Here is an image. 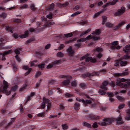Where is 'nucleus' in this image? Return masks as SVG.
<instances>
[{
  "mask_svg": "<svg viewBox=\"0 0 130 130\" xmlns=\"http://www.w3.org/2000/svg\"><path fill=\"white\" fill-rule=\"evenodd\" d=\"M83 125L84 126L87 127L89 128L91 127V125L90 124L87 122H83Z\"/></svg>",
  "mask_w": 130,
  "mask_h": 130,
  "instance_id": "obj_22",
  "label": "nucleus"
},
{
  "mask_svg": "<svg viewBox=\"0 0 130 130\" xmlns=\"http://www.w3.org/2000/svg\"><path fill=\"white\" fill-rule=\"evenodd\" d=\"M15 58L17 61L19 62H20L21 61V59L19 57L18 55H17L15 56Z\"/></svg>",
  "mask_w": 130,
  "mask_h": 130,
  "instance_id": "obj_55",
  "label": "nucleus"
},
{
  "mask_svg": "<svg viewBox=\"0 0 130 130\" xmlns=\"http://www.w3.org/2000/svg\"><path fill=\"white\" fill-rule=\"evenodd\" d=\"M31 70V68L29 69H28V70L27 72L25 73V76H26L27 75L30 73Z\"/></svg>",
  "mask_w": 130,
  "mask_h": 130,
  "instance_id": "obj_63",
  "label": "nucleus"
},
{
  "mask_svg": "<svg viewBox=\"0 0 130 130\" xmlns=\"http://www.w3.org/2000/svg\"><path fill=\"white\" fill-rule=\"evenodd\" d=\"M57 55L58 57H61L63 56L64 54L61 52H59L57 53Z\"/></svg>",
  "mask_w": 130,
  "mask_h": 130,
  "instance_id": "obj_29",
  "label": "nucleus"
},
{
  "mask_svg": "<svg viewBox=\"0 0 130 130\" xmlns=\"http://www.w3.org/2000/svg\"><path fill=\"white\" fill-rule=\"evenodd\" d=\"M12 67L14 71H16L17 70V65L15 63H13L12 64Z\"/></svg>",
  "mask_w": 130,
  "mask_h": 130,
  "instance_id": "obj_28",
  "label": "nucleus"
},
{
  "mask_svg": "<svg viewBox=\"0 0 130 130\" xmlns=\"http://www.w3.org/2000/svg\"><path fill=\"white\" fill-rule=\"evenodd\" d=\"M5 56V55H3L2 53H0V56H1V57L2 58V60H5L6 58Z\"/></svg>",
  "mask_w": 130,
  "mask_h": 130,
  "instance_id": "obj_42",
  "label": "nucleus"
},
{
  "mask_svg": "<svg viewBox=\"0 0 130 130\" xmlns=\"http://www.w3.org/2000/svg\"><path fill=\"white\" fill-rule=\"evenodd\" d=\"M121 73L122 76H126L128 75L129 74V72H124Z\"/></svg>",
  "mask_w": 130,
  "mask_h": 130,
  "instance_id": "obj_52",
  "label": "nucleus"
},
{
  "mask_svg": "<svg viewBox=\"0 0 130 130\" xmlns=\"http://www.w3.org/2000/svg\"><path fill=\"white\" fill-rule=\"evenodd\" d=\"M61 61L60 60H57L53 62V63H54L55 65V64L60 63L61 62Z\"/></svg>",
  "mask_w": 130,
  "mask_h": 130,
  "instance_id": "obj_47",
  "label": "nucleus"
},
{
  "mask_svg": "<svg viewBox=\"0 0 130 130\" xmlns=\"http://www.w3.org/2000/svg\"><path fill=\"white\" fill-rule=\"evenodd\" d=\"M13 28L9 26H6V30L12 33L13 32Z\"/></svg>",
  "mask_w": 130,
  "mask_h": 130,
  "instance_id": "obj_15",
  "label": "nucleus"
},
{
  "mask_svg": "<svg viewBox=\"0 0 130 130\" xmlns=\"http://www.w3.org/2000/svg\"><path fill=\"white\" fill-rule=\"evenodd\" d=\"M125 8L124 7H122L120 9H118L117 11L115 13L116 16L121 15L125 12Z\"/></svg>",
  "mask_w": 130,
  "mask_h": 130,
  "instance_id": "obj_5",
  "label": "nucleus"
},
{
  "mask_svg": "<svg viewBox=\"0 0 130 130\" xmlns=\"http://www.w3.org/2000/svg\"><path fill=\"white\" fill-rule=\"evenodd\" d=\"M30 8L31 10H35L36 9V8L35 7V5L34 4L31 5L30 6Z\"/></svg>",
  "mask_w": 130,
  "mask_h": 130,
  "instance_id": "obj_36",
  "label": "nucleus"
},
{
  "mask_svg": "<svg viewBox=\"0 0 130 130\" xmlns=\"http://www.w3.org/2000/svg\"><path fill=\"white\" fill-rule=\"evenodd\" d=\"M125 22H122L119 23L118 25L115 27H113L114 30H116L119 29L120 27H121L123 25L125 24Z\"/></svg>",
  "mask_w": 130,
  "mask_h": 130,
  "instance_id": "obj_16",
  "label": "nucleus"
},
{
  "mask_svg": "<svg viewBox=\"0 0 130 130\" xmlns=\"http://www.w3.org/2000/svg\"><path fill=\"white\" fill-rule=\"evenodd\" d=\"M72 86L76 87L77 86V83L76 81H74L71 83Z\"/></svg>",
  "mask_w": 130,
  "mask_h": 130,
  "instance_id": "obj_35",
  "label": "nucleus"
},
{
  "mask_svg": "<svg viewBox=\"0 0 130 130\" xmlns=\"http://www.w3.org/2000/svg\"><path fill=\"white\" fill-rule=\"evenodd\" d=\"M54 5L53 3L50 4L48 7V10L49 11H52L54 8Z\"/></svg>",
  "mask_w": 130,
  "mask_h": 130,
  "instance_id": "obj_24",
  "label": "nucleus"
},
{
  "mask_svg": "<svg viewBox=\"0 0 130 130\" xmlns=\"http://www.w3.org/2000/svg\"><path fill=\"white\" fill-rule=\"evenodd\" d=\"M80 8V7L79 6L77 5L75 7L73 8L74 10L75 11L79 9Z\"/></svg>",
  "mask_w": 130,
  "mask_h": 130,
  "instance_id": "obj_60",
  "label": "nucleus"
},
{
  "mask_svg": "<svg viewBox=\"0 0 130 130\" xmlns=\"http://www.w3.org/2000/svg\"><path fill=\"white\" fill-rule=\"evenodd\" d=\"M111 44L112 45H114L115 46L116 45H117L118 44V41H113L112 43Z\"/></svg>",
  "mask_w": 130,
  "mask_h": 130,
  "instance_id": "obj_61",
  "label": "nucleus"
},
{
  "mask_svg": "<svg viewBox=\"0 0 130 130\" xmlns=\"http://www.w3.org/2000/svg\"><path fill=\"white\" fill-rule=\"evenodd\" d=\"M116 85L118 86H120L121 87L125 89L129 88L128 78L125 79L122 78L117 79Z\"/></svg>",
  "mask_w": 130,
  "mask_h": 130,
  "instance_id": "obj_1",
  "label": "nucleus"
},
{
  "mask_svg": "<svg viewBox=\"0 0 130 130\" xmlns=\"http://www.w3.org/2000/svg\"><path fill=\"white\" fill-rule=\"evenodd\" d=\"M103 120L106 123V125L107 124L111 123L112 122V120L111 119L108 118H104Z\"/></svg>",
  "mask_w": 130,
  "mask_h": 130,
  "instance_id": "obj_11",
  "label": "nucleus"
},
{
  "mask_svg": "<svg viewBox=\"0 0 130 130\" xmlns=\"http://www.w3.org/2000/svg\"><path fill=\"white\" fill-rule=\"evenodd\" d=\"M80 105L77 102L75 103L74 105V109L75 110H78Z\"/></svg>",
  "mask_w": 130,
  "mask_h": 130,
  "instance_id": "obj_18",
  "label": "nucleus"
},
{
  "mask_svg": "<svg viewBox=\"0 0 130 130\" xmlns=\"http://www.w3.org/2000/svg\"><path fill=\"white\" fill-rule=\"evenodd\" d=\"M107 94L109 97H112L114 96V94L112 92H108Z\"/></svg>",
  "mask_w": 130,
  "mask_h": 130,
  "instance_id": "obj_46",
  "label": "nucleus"
},
{
  "mask_svg": "<svg viewBox=\"0 0 130 130\" xmlns=\"http://www.w3.org/2000/svg\"><path fill=\"white\" fill-rule=\"evenodd\" d=\"M130 58V56L128 55V54H126L124 55L121 58L119 59V61H121L123 60H127Z\"/></svg>",
  "mask_w": 130,
  "mask_h": 130,
  "instance_id": "obj_14",
  "label": "nucleus"
},
{
  "mask_svg": "<svg viewBox=\"0 0 130 130\" xmlns=\"http://www.w3.org/2000/svg\"><path fill=\"white\" fill-rule=\"evenodd\" d=\"M11 50H9L8 51H6L3 52V54L5 55H7L10 53L11 52Z\"/></svg>",
  "mask_w": 130,
  "mask_h": 130,
  "instance_id": "obj_31",
  "label": "nucleus"
},
{
  "mask_svg": "<svg viewBox=\"0 0 130 130\" xmlns=\"http://www.w3.org/2000/svg\"><path fill=\"white\" fill-rule=\"evenodd\" d=\"M59 108L61 110H64L65 107L64 106L63 104L62 103L60 104L59 105Z\"/></svg>",
  "mask_w": 130,
  "mask_h": 130,
  "instance_id": "obj_32",
  "label": "nucleus"
},
{
  "mask_svg": "<svg viewBox=\"0 0 130 130\" xmlns=\"http://www.w3.org/2000/svg\"><path fill=\"white\" fill-rule=\"evenodd\" d=\"M45 113L44 112H42L38 114L37 116L38 117H43L44 116Z\"/></svg>",
  "mask_w": 130,
  "mask_h": 130,
  "instance_id": "obj_45",
  "label": "nucleus"
},
{
  "mask_svg": "<svg viewBox=\"0 0 130 130\" xmlns=\"http://www.w3.org/2000/svg\"><path fill=\"white\" fill-rule=\"evenodd\" d=\"M91 30V29H89L87 30L85 32H82V34L81 35H80V36L81 37H82L83 35L86 34L87 33L89 32Z\"/></svg>",
  "mask_w": 130,
  "mask_h": 130,
  "instance_id": "obj_25",
  "label": "nucleus"
},
{
  "mask_svg": "<svg viewBox=\"0 0 130 130\" xmlns=\"http://www.w3.org/2000/svg\"><path fill=\"white\" fill-rule=\"evenodd\" d=\"M120 61V64L121 66H126L127 65V61L125 60H121Z\"/></svg>",
  "mask_w": 130,
  "mask_h": 130,
  "instance_id": "obj_19",
  "label": "nucleus"
},
{
  "mask_svg": "<svg viewBox=\"0 0 130 130\" xmlns=\"http://www.w3.org/2000/svg\"><path fill=\"white\" fill-rule=\"evenodd\" d=\"M66 79L64 80L62 83L64 85H67L69 84L70 83V80L72 78V77L70 76H66Z\"/></svg>",
  "mask_w": 130,
  "mask_h": 130,
  "instance_id": "obj_6",
  "label": "nucleus"
},
{
  "mask_svg": "<svg viewBox=\"0 0 130 130\" xmlns=\"http://www.w3.org/2000/svg\"><path fill=\"white\" fill-rule=\"evenodd\" d=\"M87 118L92 120H96L100 119V117L97 116L89 115Z\"/></svg>",
  "mask_w": 130,
  "mask_h": 130,
  "instance_id": "obj_10",
  "label": "nucleus"
},
{
  "mask_svg": "<svg viewBox=\"0 0 130 130\" xmlns=\"http://www.w3.org/2000/svg\"><path fill=\"white\" fill-rule=\"evenodd\" d=\"M46 103L47 104V109L48 110H49L51 108V104L49 100L48 102V103Z\"/></svg>",
  "mask_w": 130,
  "mask_h": 130,
  "instance_id": "obj_49",
  "label": "nucleus"
},
{
  "mask_svg": "<svg viewBox=\"0 0 130 130\" xmlns=\"http://www.w3.org/2000/svg\"><path fill=\"white\" fill-rule=\"evenodd\" d=\"M98 123L96 122L94 123L92 125V127L94 128H96L98 127Z\"/></svg>",
  "mask_w": 130,
  "mask_h": 130,
  "instance_id": "obj_53",
  "label": "nucleus"
},
{
  "mask_svg": "<svg viewBox=\"0 0 130 130\" xmlns=\"http://www.w3.org/2000/svg\"><path fill=\"white\" fill-rule=\"evenodd\" d=\"M101 32V30L99 29H96L95 30L94 32L92 33V34H95L96 35H99Z\"/></svg>",
  "mask_w": 130,
  "mask_h": 130,
  "instance_id": "obj_26",
  "label": "nucleus"
},
{
  "mask_svg": "<svg viewBox=\"0 0 130 130\" xmlns=\"http://www.w3.org/2000/svg\"><path fill=\"white\" fill-rule=\"evenodd\" d=\"M28 31L27 30L25 32L24 34L20 35L19 37L21 38H26L28 36Z\"/></svg>",
  "mask_w": 130,
  "mask_h": 130,
  "instance_id": "obj_12",
  "label": "nucleus"
},
{
  "mask_svg": "<svg viewBox=\"0 0 130 130\" xmlns=\"http://www.w3.org/2000/svg\"><path fill=\"white\" fill-rule=\"evenodd\" d=\"M62 129L64 130L67 129L68 127V126L67 125V124H65L62 125Z\"/></svg>",
  "mask_w": 130,
  "mask_h": 130,
  "instance_id": "obj_43",
  "label": "nucleus"
},
{
  "mask_svg": "<svg viewBox=\"0 0 130 130\" xmlns=\"http://www.w3.org/2000/svg\"><path fill=\"white\" fill-rule=\"evenodd\" d=\"M103 56V54L101 53L98 54L96 55L97 57L99 59H100Z\"/></svg>",
  "mask_w": 130,
  "mask_h": 130,
  "instance_id": "obj_56",
  "label": "nucleus"
},
{
  "mask_svg": "<svg viewBox=\"0 0 130 130\" xmlns=\"http://www.w3.org/2000/svg\"><path fill=\"white\" fill-rule=\"evenodd\" d=\"M102 25H104L106 21L107 18L106 16H103L102 17Z\"/></svg>",
  "mask_w": 130,
  "mask_h": 130,
  "instance_id": "obj_21",
  "label": "nucleus"
},
{
  "mask_svg": "<svg viewBox=\"0 0 130 130\" xmlns=\"http://www.w3.org/2000/svg\"><path fill=\"white\" fill-rule=\"evenodd\" d=\"M82 102L85 105V106H86L87 104H90L92 103V101L91 100H85L83 99H82Z\"/></svg>",
  "mask_w": 130,
  "mask_h": 130,
  "instance_id": "obj_13",
  "label": "nucleus"
},
{
  "mask_svg": "<svg viewBox=\"0 0 130 130\" xmlns=\"http://www.w3.org/2000/svg\"><path fill=\"white\" fill-rule=\"evenodd\" d=\"M89 54H87L85 55L82 57V59H86V61L87 62H89L90 61L92 63H95L96 62V60L95 58H93L91 57H88Z\"/></svg>",
  "mask_w": 130,
  "mask_h": 130,
  "instance_id": "obj_4",
  "label": "nucleus"
},
{
  "mask_svg": "<svg viewBox=\"0 0 130 130\" xmlns=\"http://www.w3.org/2000/svg\"><path fill=\"white\" fill-rule=\"evenodd\" d=\"M126 112L128 114V116L125 117V119L127 120H130V109L126 110Z\"/></svg>",
  "mask_w": 130,
  "mask_h": 130,
  "instance_id": "obj_17",
  "label": "nucleus"
},
{
  "mask_svg": "<svg viewBox=\"0 0 130 130\" xmlns=\"http://www.w3.org/2000/svg\"><path fill=\"white\" fill-rule=\"evenodd\" d=\"M6 14L4 13H2L0 14V17H2L3 19L5 18L6 16Z\"/></svg>",
  "mask_w": 130,
  "mask_h": 130,
  "instance_id": "obj_50",
  "label": "nucleus"
},
{
  "mask_svg": "<svg viewBox=\"0 0 130 130\" xmlns=\"http://www.w3.org/2000/svg\"><path fill=\"white\" fill-rule=\"evenodd\" d=\"M105 26L107 27H111L113 26V25L110 23L108 22L105 24Z\"/></svg>",
  "mask_w": 130,
  "mask_h": 130,
  "instance_id": "obj_30",
  "label": "nucleus"
},
{
  "mask_svg": "<svg viewBox=\"0 0 130 130\" xmlns=\"http://www.w3.org/2000/svg\"><path fill=\"white\" fill-rule=\"evenodd\" d=\"M76 38H73L72 39L66 41L65 42V43L66 44H68L69 43H73L74 41H76Z\"/></svg>",
  "mask_w": 130,
  "mask_h": 130,
  "instance_id": "obj_23",
  "label": "nucleus"
},
{
  "mask_svg": "<svg viewBox=\"0 0 130 130\" xmlns=\"http://www.w3.org/2000/svg\"><path fill=\"white\" fill-rule=\"evenodd\" d=\"M44 64L43 63H42L38 65V67L40 68H42L44 67Z\"/></svg>",
  "mask_w": 130,
  "mask_h": 130,
  "instance_id": "obj_57",
  "label": "nucleus"
},
{
  "mask_svg": "<svg viewBox=\"0 0 130 130\" xmlns=\"http://www.w3.org/2000/svg\"><path fill=\"white\" fill-rule=\"evenodd\" d=\"M34 40V39L33 38H31L29 40H27V41L26 43L27 44L29 43H30L31 42L33 41Z\"/></svg>",
  "mask_w": 130,
  "mask_h": 130,
  "instance_id": "obj_58",
  "label": "nucleus"
},
{
  "mask_svg": "<svg viewBox=\"0 0 130 130\" xmlns=\"http://www.w3.org/2000/svg\"><path fill=\"white\" fill-rule=\"evenodd\" d=\"M98 124L100 125H102L103 126H105L106 125V123L104 121H103L99 122L98 123Z\"/></svg>",
  "mask_w": 130,
  "mask_h": 130,
  "instance_id": "obj_40",
  "label": "nucleus"
},
{
  "mask_svg": "<svg viewBox=\"0 0 130 130\" xmlns=\"http://www.w3.org/2000/svg\"><path fill=\"white\" fill-rule=\"evenodd\" d=\"M65 96H66L68 97H70L72 96V95L71 94H70L69 93H66L65 94Z\"/></svg>",
  "mask_w": 130,
  "mask_h": 130,
  "instance_id": "obj_59",
  "label": "nucleus"
},
{
  "mask_svg": "<svg viewBox=\"0 0 130 130\" xmlns=\"http://www.w3.org/2000/svg\"><path fill=\"white\" fill-rule=\"evenodd\" d=\"M69 3L68 2H66L63 4H61L59 3L57 4V5L59 6H60L61 7H64L65 6H66L68 5Z\"/></svg>",
  "mask_w": 130,
  "mask_h": 130,
  "instance_id": "obj_20",
  "label": "nucleus"
},
{
  "mask_svg": "<svg viewBox=\"0 0 130 130\" xmlns=\"http://www.w3.org/2000/svg\"><path fill=\"white\" fill-rule=\"evenodd\" d=\"M28 7V6L26 4H24L22 6H20V8L21 9H22L27 8Z\"/></svg>",
  "mask_w": 130,
  "mask_h": 130,
  "instance_id": "obj_44",
  "label": "nucleus"
},
{
  "mask_svg": "<svg viewBox=\"0 0 130 130\" xmlns=\"http://www.w3.org/2000/svg\"><path fill=\"white\" fill-rule=\"evenodd\" d=\"M21 50V49L20 48H19V49H16L14 52L15 53V54L17 55H18V54H20V50Z\"/></svg>",
  "mask_w": 130,
  "mask_h": 130,
  "instance_id": "obj_51",
  "label": "nucleus"
},
{
  "mask_svg": "<svg viewBox=\"0 0 130 130\" xmlns=\"http://www.w3.org/2000/svg\"><path fill=\"white\" fill-rule=\"evenodd\" d=\"M66 51L69 53V55L70 56H73L74 51L72 50V47L71 46H69L68 49L66 50Z\"/></svg>",
  "mask_w": 130,
  "mask_h": 130,
  "instance_id": "obj_8",
  "label": "nucleus"
},
{
  "mask_svg": "<svg viewBox=\"0 0 130 130\" xmlns=\"http://www.w3.org/2000/svg\"><path fill=\"white\" fill-rule=\"evenodd\" d=\"M98 93L102 95H105L106 94V92L104 91L101 90H99L98 91Z\"/></svg>",
  "mask_w": 130,
  "mask_h": 130,
  "instance_id": "obj_34",
  "label": "nucleus"
},
{
  "mask_svg": "<svg viewBox=\"0 0 130 130\" xmlns=\"http://www.w3.org/2000/svg\"><path fill=\"white\" fill-rule=\"evenodd\" d=\"M54 63H53V62L51 64H49L47 65V67L46 68L47 69H49L52 68L53 66H54Z\"/></svg>",
  "mask_w": 130,
  "mask_h": 130,
  "instance_id": "obj_48",
  "label": "nucleus"
},
{
  "mask_svg": "<svg viewBox=\"0 0 130 130\" xmlns=\"http://www.w3.org/2000/svg\"><path fill=\"white\" fill-rule=\"evenodd\" d=\"M18 86L17 85H15L13 87H12L11 89V90L13 91H15L17 88Z\"/></svg>",
  "mask_w": 130,
  "mask_h": 130,
  "instance_id": "obj_64",
  "label": "nucleus"
},
{
  "mask_svg": "<svg viewBox=\"0 0 130 130\" xmlns=\"http://www.w3.org/2000/svg\"><path fill=\"white\" fill-rule=\"evenodd\" d=\"M117 98L119 101H122L124 100V99L123 97L119 95H117Z\"/></svg>",
  "mask_w": 130,
  "mask_h": 130,
  "instance_id": "obj_33",
  "label": "nucleus"
},
{
  "mask_svg": "<svg viewBox=\"0 0 130 130\" xmlns=\"http://www.w3.org/2000/svg\"><path fill=\"white\" fill-rule=\"evenodd\" d=\"M116 120H117V122H119L120 121H122V119L121 117H119L117 118H116Z\"/></svg>",
  "mask_w": 130,
  "mask_h": 130,
  "instance_id": "obj_54",
  "label": "nucleus"
},
{
  "mask_svg": "<svg viewBox=\"0 0 130 130\" xmlns=\"http://www.w3.org/2000/svg\"><path fill=\"white\" fill-rule=\"evenodd\" d=\"M125 105L124 103L120 104L118 106V108L119 109H121L123 108L125 106Z\"/></svg>",
  "mask_w": 130,
  "mask_h": 130,
  "instance_id": "obj_41",
  "label": "nucleus"
},
{
  "mask_svg": "<svg viewBox=\"0 0 130 130\" xmlns=\"http://www.w3.org/2000/svg\"><path fill=\"white\" fill-rule=\"evenodd\" d=\"M86 40L85 38H82L78 39L77 40L78 42H83L86 41Z\"/></svg>",
  "mask_w": 130,
  "mask_h": 130,
  "instance_id": "obj_37",
  "label": "nucleus"
},
{
  "mask_svg": "<svg viewBox=\"0 0 130 130\" xmlns=\"http://www.w3.org/2000/svg\"><path fill=\"white\" fill-rule=\"evenodd\" d=\"M15 118H11V119L12 120H11L10 122L8 123V124L6 126V127H8L14 121H15Z\"/></svg>",
  "mask_w": 130,
  "mask_h": 130,
  "instance_id": "obj_38",
  "label": "nucleus"
},
{
  "mask_svg": "<svg viewBox=\"0 0 130 130\" xmlns=\"http://www.w3.org/2000/svg\"><path fill=\"white\" fill-rule=\"evenodd\" d=\"M118 1H113L112 2H107L102 6L103 8L101 10L100 13H102L105 12L106 9V7L110 5H113L115 4Z\"/></svg>",
  "mask_w": 130,
  "mask_h": 130,
  "instance_id": "obj_2",
  "label": "nucleus"
},
{
  "mask_svg": "<svg viewBox=\"0 0 130 130\" xmlns=\"http://www.w3.org/2000/svg\"><path fill=\"white\" fill-rule=\"evenodd\" d=\"M121 47V46L118 45L116 46H110V48L112 50L115 49L116 48L117 49H120Z\"/></svg>",
  "mask_w": 130,
  "mask_h": 130,
  "instance_id": "obj_27",
  "label": "nucleus"
},
{
  "mask_svg": "<svg viewBox=\"0 0 130 130\" xmlns=\"http://www.w3.org/2000/svg\"><path fill=\"white\" fill-rule=\"evenodd\" d=\"M99 73L100 72H94L91 73H87L85 74H82V76L84 78L87 77H91L95 76H98L99 75Z\"/></svg>",
  "mask_w": 130,
  "mask_h": 130,
  "instance_id": "obj_3",
  "label": "nucleus"
},
{
  "mask_svg": "<svg viewBox=\"0 0 130 130\" xmlns=\"http://www.w3.org/2000/svg\"><path fill=\"white\" fill-rule=\"evenodd\" d=\"M64 35L66 37L68 38L72 37L73 36V34L71 33H70L68 34H65Z\"/></svg>",
  "mask_w": 130,
  "mask_h": 130,
  "instance_id": "obj_39",
  "label": "nucleus"
},
{
  "mask_svg": "<svg viewBox=\"0 0 130 130\" xmlns=\"http://www.w3.org/2000/svg\"><path fill=\"white\" fill-rule=\"evenodd\" d=\"M108 84V82L107 80H104L102 83V85L100 87L102 89L105 90H107V88L106 86Z\"/></svg>",
  "mask_w": 130,
  "mask_h": 130,
  "instance_id": "obj_9",
  "label": "nucleus"
},
{
  "mask_svg": "<svg viewBox=\"0 0 130 130\" xmlns=\"http://www.w3.org/2000/svg\"><path fill=\"white\" fill-rule=\"evenodd\" d=\"M120 61H119V60L118 61H117L116 62L115 64H114V66L116 67L118 66H119V64L120 63Z\"/></svg>",
  "mask_w": 130,
  "mask_h": 130,
  "instance_id": "obj_62",
  "label": "nucleus"
},
{
  "mask_svg": "<svg viewBox=\"0 0 130 130\" xmlns=\"http://www.w3.org/2000/svg\"><path fill=\"white\" fill-rule=\"evenodd\" d=\"M43 101L40 107V108L44 109L45 107V103H48L49 102V100L45 98H43Z\"/></svg>",
  "mask_w": 130,
  "mask_h": 130,
  "instance_id": "obj_7",
  "label": "nucleus"
}]
</instances>
